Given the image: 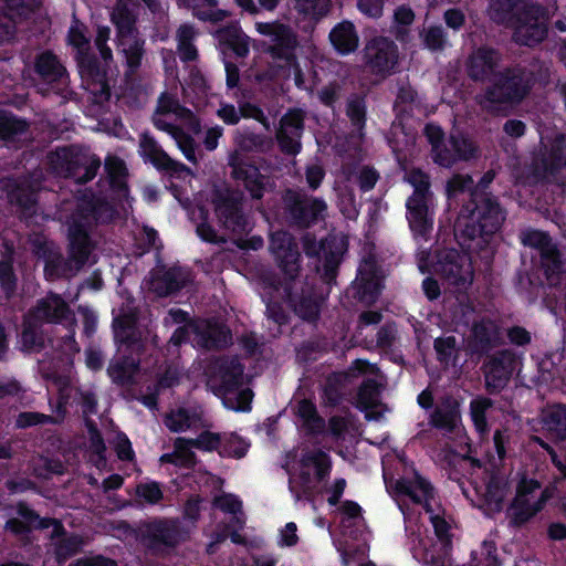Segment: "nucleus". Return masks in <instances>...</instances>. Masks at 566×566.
<instances>
[{"instance_id": "obj_44", "label": "nucleus", "mask_w": 566, "mask_h": 566, "mask_svg": "<svg viewBox=\"0 0 566 566\" xmlns=\"http://www.w3.org/2000/svg\"><path fill=\"white\" fill-rule=\"evenodd\" d=\"M297 416L303 427L311 433L321 432L325 427L324 420L317 415L315 406L308 400L298 402Z\"/></svg>"}, {"instance_id": "obj_16", "label": "nucleus", "mask_w": 566, "mask_h": 566, "mask_svg": "<svg viewBox=\"0 0 566 566\" xmlns=\"http://www.w3.org/2000/svg\"><path fill=\"white\" fill-rule=\"evenodd\" d=\"M303 242L306 254H317L324 259V276L329 283L336 275L337 266L344 253V240L337 237H329L324 241L316 242L314 238L305 235Z\"/></svg>"}, {"instance_id": "obj_41", "label": "nucleus", "mask_w": 566, "mask_h": 566, "mask_svg": "<svg viewBox=\"0 0 566 566\" xmlns=\"http://www.w3.org/2000/svg\"><path fill=\"white\" fill-rule=\"evenodd\" d=\"M544 424L562 441H566V406L555 405L545 410Z\"/></svg>"}, {"instance_id": "obj_21", "label": "nucleus", "mask_w": 566, "mask_h": 566, "mask_svg": "<svg viewBox=\"0 0 566 566\" xmlns=\"http://www.w3.org/2000/svg\"><path fill=\"white\" fill-rule=\"evenodd\" d=\"M304 117L303 111L291 109L281 118L280 127L276 132V140L283 153L287 155L300 153Z\"/></svg>"}, {"instance_id": "obj_7", "label": "nucleus", "mask_w": 566, "mask_h": 566, "mask_svg": "<svg viewBox=\"0 0 566 566\" xmlns=\"http://www.w3.org/2000/svg\"><path fill=\"white\" fill-rule=\"evenodd\" d=\"M95 218V206L83 202L77 206L76 212L67 220L69 261L75 270H78L88 261L94 250V243L87 233V228Z\"/></svg>"}, {"instance_id": "obj_22", "label": "nucleus", "mask_w": 566, "mask_h": 566, "mask_svg": "<svg viewBox=\"0 0 566 566\" xmlns=\"http://www.w3.org/2000/svg\"><path fill=\"white\" fill-rule=\"evenodd\" d=\"M382 277L374 258L365 259L355 280L358 297L367 304L374 303L380 293Z\"/></svg>"}, {"instance_id": "obj_38", "label": "nucleus", "mask_w": 566, "mask_h": 566, "mask_svg": "<svg viewBox=\"0 0 566 566\" xmlns=\"http://www.w3.org/2000/svg\"><path fill=\"white\" fill-rule=\"evenodd\" d=\"M326 208V203L323 200L306 198L295 203L293 214L300 223L307 226L310 222L323 217Z\"/></svg>"}, {"instance_id": "obj_40", "label": "nucleus", "mask_w": 566, "mask_h": 566, "mask_svg": "<svg viewBox=\"0 0 566 566\" xmlns=\"http://www.w3.org/2000/svg\"><path fill=\"white\" fill-rule=\"evenodd\" d=\"M478 350H485L495 345L500 338L496 324L490 319H482L474 324L472 329Z\"/></svg>"}, {"instance_id": "obj_12", "label": "nucleus", "mask_w": 566, "mask_h": 566, "mask_svg": "<svg viewBox=\"0 0 566 566\" xmlns=\"http://www.w3.org/2000/svg\"><path fill=\"white\" fill-rule=\"evenodd\" d=\"M256 31L270 39L268 53L274 61L292 65L295 62V50L297 48V38L293 30L279 21L258 22Z\"/></svg>"}, {"instance_id": "obj_18", "label": "nucleus", "mask_w": 566, "mask_h": 566, "mask_svg": "<svg viewBox=\"0 0 566 566\" xmlns=\"http://www.w3.org/2000/svg\"><path fill=\"white\" fill-rule=\"evenodd\" d=\"M241 199L240 193L226 190L216 200V214L220 224L235 234H241L249 228V222L240 210Z\"/></svg>"}, {"instance_id": "obj_19", "label": "nucleus", "mask_w": 566, "mask_h": 566, "mask_svg": "<svg viewBox=\"0 0 566 566\" xmlns=\"http://www.w3.org/2000/svg\"><path fill=\"white\" fill-rule=\"evenodd\" d=\"M535 169L543 178L558 180V175L566 169V136H557L544 145L535 159Z\"/></svg>"}, {"instance_id": "obj_43", "label": "nucleus", "mask_w": 566, "mask_h": 566, "mask_svg": "<svg viewBox=\"0 0 566 566\" xmlns=\"http://www.w3.org/2000/svg\"><path fill=\"white\" fill-rule=\"evenodd\" d=\"M195 29L189 24H182L177 30L178 53L182 61H193L198 52L192 41L196 36Z\"/></svg>"}, {"instance_id": "obj_10", "label": "nucleus", "mask_w": 566, "mask_h": 566, "mask_svg": "<svg viewBox=\"0 0 566 566\" xmlns=\"http://www.w3.org/2000/svg\"><path fill=\"white\" fill-rule=\"evenodd\" d=\"M553 496L552 489H542L535 480H522L509 510L511 522L522 525L535 516Z\"/></svg>"}, {"instance_id": "obj_59", "label": "nucleus", "mask_w": 566, "mask_h": 566, "mask_svg": "<svg viewBox=\"0 0 566 566\" xmlns=\"http://www.w3.org/2000/svg\"><path fill=\"white\" fill-rule=\"evenodd\" d=\"M196 420V417L190 416L185 409H178L166 417L165 423L169 430L178 432L192 427Z\"/></svg>"}, {"instance_id": "obj_58", "label": "nucleus", "mask_w": 566, "mask_h": 566, "mask_svg": "<svg viewBox=\"0 0 566 566\" xmlns=\"http://www.w3.org/2000/svg\"><path fill=\"white\" fill-rule=\"evenodd\" d=\"M471 566H499L495 555V546L492 542H483L473 551Z\"/></svg>"}, {"instance_id": "obj_50", "label": "nucleus", "mask_w": 566, "mask_h": 566, "mask_svg": "<svg viewBox=\"0 0 566 566\" xmlns=\"http://www.w3.org/2000/svg\"><path fill=\"white\" fill-rule=\"evenodd\" d=\"M295 9L300 14L312 20L325 17L331 10L329 0H296Z\"/></svg>"}, {"instance_id": "obj_8", "label": "nucleus", "mask_w": 566, "mask_h": 566, "mask_svg": "<svg viewBox=\"0 0 566 566\" xmlns=\"http://www.w3.org/2000/svg\"><path fill=\"white\" fill-rule=\"evenodd\" d=\"M395 488L397 492L410 496L415 502L423 503L437 536L441 541L448 542L450 525L443 517V510L434 501L433 489L430 483L416 474L412 480L403 479L397 481Z\"/></svg>"}, {"instance_id": "obj_34", "label": "nucleus", "mask_w": 566, "mask_h": 566, "mask_svg": "<svg viewBox=\"0 0 566 566\" xmlns=\"http://www.w3.org/2000/svg\"><path fill=\"white\" fill-rule=\"evenodd\" d=\"M35 69L36 72L50 83H66V70L51 52H43L38 56Z\"/></svg>"}, {"instance_id": "obj_45", "label": "nucleus", "mask_w": 566, "mask_h": 566, "mask_svg": "<svg viewBox=\"0 0 566 566\" xmlns=\"http://www.w3.org/2000/svg\"><path fill=\"white\" fill-rule=\"evenodd\" d=\"M347 116L350 120L353 133L358 138L364 136V127L366 123V104L361 97L355 96L347 103Z\"/></svg>"}, {"instance_id": "obj_47", "label": "nucleus", "mask_w": 566, "mask_h": 566, "mask_svg": "<svg viewBox=\"0 0 566 566\" xmlns=\"http://www.w3.org/2000/svg\"><path fill=\"white\" fill-rule=\"evenodd\" d=\"M31 316L27 315L24 319V327L21 334V344L25 350L35 352L39 350L44 343L42 334L38 331V325Z\"/></svg>"}, {"instance_id": "obj_26", "label": "nucleus", "mask_w": 566, "mask_h": 566, "mask_svg": "<svg viewBox=\"0 0 566 566\" xmlns=\"http://www.w3.org/2000/svg\"><path fill=\"white\" fill-rule=\"evenodd\" d=\"M431 203L432 197H423L420 192L412 195L407 201L408 220L418 234H424L432 227L429 211Z\"/></svg>"}, {"instance_id": "obj_31", "label": "nucleus", "mask_w": 566, "mask_h": 566, "mask_svg": "<svg viewBox=\"0 0 566 566\" xmlns=\"http://www.w3.org/2000/svg\"><path fill=\"white\" fill-rule=\"evenodd\" d=\"M333 46L342 54L354 52L358 48L359 38L352 22L343 21L329 33Z\"/></svg>"}, {"instance_id": "obj_17", "label": "nucleus", "mask_w": 566, "mask_h": 566, "mask_svg": "<svg viewBox=\"0 0 566 566\" xmlns=\"http://www.w3.org/2000/svg\"><path fill=\"white\" fill-rule=\"evenodd\" d=\"M269 250L277 266L289 279H294L298 274L300 252L291 234L284 231L273 233Z\"/></svg>"}, {"instance_id": "obj_15", "label": "nucleus", "mask_w": 566, "mask_h": 566, "mask_svg": "<svg viewBox=\"0 0 566 566\" xmlns=\"http://www.w3.org/2000/svg\"><path fill=\"white\" fill-rule=\"evenodd\" d=\"M331 459L321 450H312L302 454L294 476L305 492L313 490L331 471Z\"/></svg>"}, {"instance_id": "obj_51", "label": "nucleus", "mask_w": 566, "mask_h": 566, "mask_svg": "<svg viewBox=\"0 0 566 566\" xmlns=\"http://www.w3.org/2000/svg\"><path fill=\"white\" fill-rule=\"evenodd\" d=\"M85 543L84 537L75 534L60 539L55 544V556L57 562L64 563L66 559L77 554Z\"/></svg>"}, {"instance_id": "obj_24", "label": "nucleus", "mask_w": 566, "mask_h": 566, "mask_svg": "<svg viewBox=\"0 0 566 566\" xmlns=\"http://www.w3.org/2000/svg\"><path fill=\"white\" fill-rule=\"evenodd\" d=\"M71 314L69 305L62 297L56 294H50L40 300L28 315L42 324L61 323L63 319H67Z\"/></svg>"}, {"instance_id": "obj_37", "label": "nucleus", "mask_w": 566, "mask_h": 566, "mask_svg": "<svg viewBox=\"0 0 566 566\" xmlns=\"http://www.w3.org/2000/svg\"><path fill=\"white\" fill-rule=\"evenodd\" d=\"M493 401L486 397H476L470 402V417L473 422L475 431L481 439H486L490 432V427L486 421V411L491 409Z\"/></svg>"}, {"instance_id": "obj_32", "label": "nucleus", "mask_w": 566, "mask_h": 566, "mask_svg": "<svg viewBox=\"0 0 566 566\" xmlns=\"http://www.w3.org/2000/svg\"><path fill=\"white\" fill-rule=\"evenodd\" d=\"M510 488L507 479L503 475L492 476L483 493L485 510L490 513L500 512L504 499L509 494Z\"/></svg>"}, {"instance_id": "obj_54", "label": "nucleus", "mask_w": 566, "mask_h": 566, "mask_svg": "<svg viewBox=\"0 0 566 566\" xmlns=\"http://www.w3.org/2000/svg\"><path fill=\"white\" fill-rule=\"evenodd\" d=\"M420 39L430 51H441L448 42L447 34L440 25L424 27L420 32Z\"/></svg>"}, {"instance_id": "obj_36", "label": "nucleus", "mask_w": 566, "mask_h": 566, "mask_svg": "<svg viewBox=\"0 0 566 566\" xmlns=\"http://www.w3.org/2000/svg\"><path fill=\"white\" fill-rule=\"evenodd\" d=\"M28 525L18 520H11L7 522V528L12 533L20 534L24 533L30 527L49 528L52 526L51 538L59 537L63 533V526L57 520L52 518H39L38 515L29 513Z\"/></svg>"}, {"instance_id": "obj_1", "label": "nucleus", "mask_w": 566, "mask_h": 566, "mask_svg": "<svg viewBox=\"0 0 566 566\" xmlns=\"http://www.w3.org/2000/svg\"><path fill=\"white\" fill-rule=\"evenodd\" d=\"M500 63V53L488 46L474 50L465 62L467 73L474 81H485L495 75L494 83L476 96V103L490 114H499L507 105L520 102L530 87L522 70L499 72Z\"/></svg>"}, {"instance_id": "obj_13", "label": "nucleus", "mask_w": 566, "mask_h": 566, "mask_svg": "<svg viewBox=\"0 0 566 566\" xmlns=\"http://www.w3.org/2000/svg\"><path fill=\"white\" fill-rule=\"evenodd\" d=\"M520 364V358L511 350H501L489 356L483 364L485 387L489 392H499L509 382Z\"/></svg>"}, {"instance_id": "obj_4", "label": "nucleus", "mask_w": 566, "mask_h": 566, "mask_svg": "<svg viewBox=\"0 0 566 566\" xmlns=\"http://www.w3.org/2000/svg\"><path fill=\"white\" fill-rule=\"evenodd\" d=\"M140 2H144L151 12L160 10V4L156 0H118L112 13V21L117 30L118 46L132 70L140 64L144 53V41L139 38L136 28L137 8Z\"/></svg>"}, {"instance_id": "obj_5", "label": "nucleus", "mask_w": 566, "mask_h": 566, "mask_svg": "<svg viewBox=\"0 0 566 566\" xmlns=\"http://www.w3.org/2000/svg\"><path fill=\"white\" fill-rule=\"evenodd\" d=\"M48 163L56 175L73 178L76 182L92 180L101 167L96 155L76 146L57 148L48 156Z\"/></svg>"}, {"instance_id": "obj_48", "label": "nucleus", "mask_w": 566, "mask_h": 566, "mask_svg": "<svg viewBox=\"0 0 566 566\" xmlns=\"http://www.w3.org/2000/svg\"><path fill=\"white\" fill-rule=\"evenodd\" d=\"M512 0H490L488 15L497 24L512 25L515 13L512 14Z\"/></svg>"}, {"instance_id": "obj_57", "label": "nucleus", "mask_w": 566, "mask_h": 566, "mask_svg": "<svg viewBox=\"0 0 566 566\" xmlns=\"http://www.w3.org/2000/svg\"><path fill=\"white\" fill-rule=\"evenodd\" d=\"M449 145L455 151L457 161L470 160L478 155V147L475 144L464 136L451 135L449 138Z\"/></svg>"}, {"instance_id": "obj_3", "label": "nucleus", "mask_w": 566, "mask_h": 566, "mask_svg": "<svg viewBox=\"0 0 566 566\" xmlns=\"http://www.w3.org/2000/svg\"><path fill=\"white\" fill-rule=\"evenodd\" d=\"M243 367L235 358H221L209 368L207 386L231 410L250 409L253 394L249 389L239 390L242 384Z\"/></svg>"}, {"instance_id": "obj_28", "label": "nucleus", "mask_w": 566, "mask_h": 566, "mask_svg": "<svg viewBox=\"0 0 566 566\" xmlns=\"http://www.w3.org/2000/svg\"><path fill=\"white\" fill-rule=\"evenodd\" d=\"M32 251L43 258L45 261L44 272L49 280H53L56 275L62 273V255L56 250L53 242L48 241L43 235H34L31 239Z\"/></svg>"}, {"instance_id": "obj_2", "label": "nucleus", "mask_w": 566, "mask_h": 566, "mask_svg": "<svg viewBox=\"0 0 566 566\" xmlns=\"http://www.w3.org/2000/svg\"><path fill=\"white\" fill-rule=\"evenodd\" d=\"M153 123L157 129L166 132L174 138L187 160L192 164L198 163L195 140L184 132L182 126L198 134L201 128L200 123L189 109L179 104L178 99L163 93L153 114Z\"/></svg>"}, {"instance_id": "obj_55", "label": "nucleus", "mask_w": 566, "mask_h": 566, "mask_svg": "<svg viewBox=\"0 0 566 566\" xmlns=\"http://www.w3.org/2000/svg\"><path fill=\"white\" fill-rule=\"evenodd\" d=\"M11 203H15L21 208L25 217H30L35 212V198L33 190H29L23 186H17L9 193Z\"/></svg>"}, {"instance_id": "obj_35", "label": "nucleus", "mask_w": 566, "mask_h": 566, "mask_svg": "<svg viewBox=\"0 0 566 566\" xmlns=\"http://www.w3.org/2000/svg\"><path fill=\"white\" fill-rule=\"evenodd\" d=\"M430 422L436 428L442 429L447 432H452L461 422V412L459 403L451 401L442 407H439L430 417Z\"/></svg>"}, {"instance_id": "obj_46", "label": "nucleus", "mask_w": 566, "mask_h": 566, "mask_svg": "<svg viewBox=\"0 0 566 566\" xmlns=\"http://www.w3.org/2000/svg\"><path fill=\"white\" fill-rule=\"evenodd\" d=\"M137 370V365L130 359L112 363L107 369L112 380L119 385L130 384L134 380Z\"/></svg>"}, {"instance_id": "obj_39", "label": "nucleus", "mask_w": 566, "mask_h": 566, "mask_svg": "<svg viewBox=\"0 0 566 566\" xmlns=\"http://www.w3.org/2000/svg\"><path fill=\"white\" fill-rule=\"evenodd\" d=\"M174 446V452L160 457L161 462L174 463L180 467H191L195 464L196 455L191 450L195 447L192 446V440L177 438Z\"/></svg>"}, {"instance_id": "obj_52", "label": "nucleus", "mask_w": 566, "mask_h": 566, "mask_svg": "<svg viewBox=\"0 0 566 566\" xmlns=\"http://www.w3.org/2000/svg\"><path fill=\"white\" fill-rule=\"evenodd\" d=\"M413 135L410 132H407L400 122L392 123L388 140L395 153L399 154L407 151L413 143Z\"/></svg>"}, {"instance_id": "obj_56", "label": "nucleus", "mask_w": 566, "mask_h": 566, "mask_svg": "<svg viewBox=\"0 0 566 566\" xmlns=\"http://www.w3.org/2000/svg\"><path fill=\"white\" fill-rule=\"evenodd\" d=\"M135 314L125 313L118 315L114 321L115 338L120 343H128L135 339Z\"/></svg>"}, {"instance_id": "obj_53", "label": "nucleus", "mask_w": 566, "mask_h": 566, "mask_svg": "<svg viewBox=\"0 0 566 566\" xmlns=\"http://www.w3.org/2000/svg\"><path fill=\"white\" fill-rule=\"evenodd\" d=\"M27 122L10 114L0 113V138L14 139L27 132Z\"/></svg>"}, {"instance_id": "obj_60", "label": "nucleus", "mask_w": 566, "mask_h": 566, "mask_svg": "<svg viewBox=\"0 0 566 566\" xmlns=\"http://www.w3.org/2000/svg\"><path fill=\"white\" fill-rule=\"evenodd\" d=\"M32 470L35 475L48 478L52 473H62L63 465L60 461L38 455L32 459Z\"/></svg>"}, {"instance_id": "obj_49", "label": "nucleus", "mask_w": 566, "mask_h": 566, "mask_svg": "<svg viewBox=\"0 0 566 566\" xmlns=\"http://www.w3.org/2000/svg\"><path fill=\"white\" fill-rule=\"evenodd\" d=\"M0 284L9 296L15 290L17 279L12 269V248L6 245V251L0 260Z\"/></svg>"}, {"instance_id": "obj_27", "label": "nucleus", "mask_w": 566, "mask_h": 566, "mask_svg": "<svg viewBox=\"0 0 566 566\" xmlns=\"http://www.w3.org/2000/svg\"><path fill=\"white\" fill-rule=\"evenodd\" d=\"M197 345L206 348L224 346L229 343V331L210 321H200L191 325Z\"/></svg>"}, {"instance_id": "obj_25", "label": "nucleus", "mask_w": 566, "mask_h": 566, "mask_svg": "<svg viewBox=\"0 0 566 566\" xmlns=\"http://www.w3.org/2000/svg\"><path fill=\"white\" fill-rule=\"evenodd\" d=\"M379 386L376 379H367L360 386L357 396V406L365 412L367 420H380L388 410L379 401Z\"/></svg>"}, {"instance_id": "obj_63", "label": "nucleus", "mask_w": 566, "mask_h": 566, "mask_svg": "<svg viewBox=\"0 0 566 566\" xmlns=\"http://www.w3.org/2000/svg\"><path fill=\"white\" fill-rule=\"evenodd\" d=\"M57 421L59 420L54 419L52 416L41 412L28 411L18 415L15 419V427L24 429L36 424L56 423Z\"/></svg>"}, {"instance_id": "obj_42", "label": "nucleus", "mask_w": 566, "mask_h": 566, "mask_svg": "<svg viewBox=\"0 0 566 566\" xmlns=\"http://www.w3.org/2000/svg\"><path fill=\"white\" fill-rule=\"evenodd\" d=\"M415 21L413 11L406 6L398 7L394 13V21L390 27V32L400 42H406L409 39L410 30L409 27Z\"/></svg>"}, {"instance_id": "obj_62", "label": "nucleus", "mask_w": 566, "mask_h": 566, "mask_svg": "<svg viewBox=\"0 0 566 566\" xmlns=\"http://www.w3.org/2000/svg\"><path fill=\"white\" fill-rule=\"evenodd\" d=\"M80 73H81L82 77L87 81L88 86L91 84H97V85H99L101 92L105 91L106 85L104 83V76L91 59L83 57L81 60Z\"/></svg>"}, {"instance_id": "obj_64", "label": "nucleus", "mask_w": 566, "mask_h": 566, "mask_svg": "<svg viewBox=\"0 0 566 566\" xmlns=\"http://www.w3.org/2000/svg\"><path fill=\"white\" fill-rule=\"evenodd\" d=\"M136 494L149 504H156L163 499V491L157 482H146L137 485Z\"/></svg>"}, {"instance_id": "obj_29", "label": "nucleus", "mask_w": 566, "mask_h": 566, "mask_svg": "<svg viewBox=\"0 0 566 566\" xmlns=\"http://www.w3.org/2000/svg\"><path fill=\"white\" fill-rule=\"evenodd\" d=\"M148 533L149 545L155 549H160L163 546L172 547L186 537L176 521L156 522L149 527Z\"/></svg>"}, {"instance_id": "obj_14", "label": "nucleus", "mask_w": 566, "mask_h": 566, "mask_svg": "<svg viewBox=\"0 0 566 566\" xmlns=\"http://www.w3.org/2000/svg\"><path fill=\"white\" fill-rule=\"evenodd\" d=\"M365 64L370 72L379 75L390 74L399 60L398 46L388 38L377 36L365 46Z\"/></svg>"}, {"instance_id": "obj_23", "label": "nucleus", "mask_w": 566, "mask_h": 566, "mask_svg": "<svg viewBox=\"0 0 566 566\" xmlns=\"http://www.w3.org/2000/svg\"><path fill=\"white\" fill-rule=\"evenodd\" d=\"M139 153L143 157L150 160V163L160 170H165L171 174L191 171L181 163L172 159L157 142L147 134H143L139 142Z\"/></svg>"}, {"instance_id": "obj_20", "label": "nucleus", "mask_w": 566, "mask_h": 566, "mask_svg": "<svg viewBox=\"0 0 566 566\" xmlns=\"http://www.w3.org/2000/svg\"><path fill=\"white\" fill-rule=\"evenodd\" d=\"M522 243L536 249L541 254L542 266L548 279L562 269L560 255L547 233L538 230H527L522 233Z\"/></svg>"}, {"instance_id": "obj_11", "label": "nucleus", "mask_w": 566, "mask_h": 566, "mask_svg": "<svg viewBox=\"0 0 566 566\" xmlns=\"http://www.w3.org/2000/svg\"><path fill=\"white\" fill-rule=\"evenodd\" d=\"M433 268L437 274L458 289H467L473 282L474 272L470 256L454 249L439 251Z\"/></svg>"}, {"instance_id": "obj_30", "label": "nucleus", "mask_w": 566, "mask_h": 566, "mask_svg": "<svg viewBox=\"0 0 566 566\" xmlns=\"http://www.w3.org/2000/svg\"><path fill=\"white\" fill-rule=\"evenodd\" d=\"M189 280V274L181 269H170L168 271L156 273L149 289L158 296H167L181 289Z\"/></svg>"}, {"instance_id": "obj_6", "label": "nucleus", "mask_w": 566, "mask_h": 566, "mask_svg": "<svg viewBox=\"0 0 566 566\" xmlns=\"http://www.w3.org/2000/svg\"><path fill=\"white\" fill-rule=\"evenodd\" d=\"M504 220V213L499 205L485 198L474 209L465 208L458 217L454 231L463 239L473 240L482 234H491L497 231Z\"/></svg>"}, {"instance_id": "obj_61", "label": "nucleus", "mask_w": 566, "mask_h": 566, "mask_svg": "<svg viewBox=\"0 0 566 566\" xmlns=\"http://www.w3.org/2000/svg\"><path fill=\"white\" fill-rule=\"evenodd\" d=\"M405 180L415 188L412 195L420 192L423 195V197H432V192L430 191L429 176L420 169H411L407 171L405 175Z\"/></svg>"}, {"instance_id": "obj_33", "label": "nucleus", "mask_w": 566, "mask_h": 566, "mask_svg": "<svg viewBox=\"0 0 566 566\" xmlns=\"http://www.w3.org/2000/svg\"><path fill=\"white\" fill-rule=\"evenodd\" d=\"M233 176L238 180H242L245 189L251 193L252 198L261 199L265 188V177L251 165H232Z\"/></svg>"}, {"instance_id": "obj_9", "label": "nucleus", "mask_w": 566, "mask_h": 566, "mask_svg": "<svg viewBox=\"0 0 566 566\" xmlns=\"http://www.w3.org/2000/svg\"><path fill=\"white\" fill-rule=\"evenodd\" d=\"M549 11L539 4H526L515 12L512 23L513 38L516 43L533 46L547 35Z\"/></svg>"}]
</instances>
